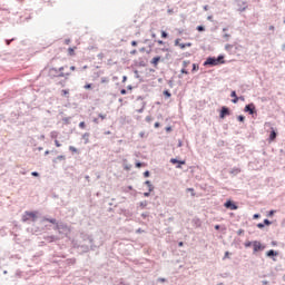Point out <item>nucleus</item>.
Masks as SVG:
<instances>
[{
	"instance_id": "4",
	"label": "nucleus",
	"mask_w": 285,
	"mask_h": 285,
	"mask_svg": "<svg viewBox=\"0 0 285 285\" xmlns=\"http://www.w3.org/2000/svg\"><path fill=\"white\" fill-rule=\"evenodd\" d=\"M39 212L32 210V212H24V215L22 216V222H37Z\"/></svg>"
},
{
	"instance_id": "49",
	"label": "nucleus",
	"mask_w": 285,
	"mask_h": 285,
	"mask_svg": "<svg viewBox=\"0 0 285 285\" xmlns=\"http://www.w3.org/2000/svg\"><path fill=\"white\" fill-rule=\"evenodd\" d=\"M142 176L148 179V177H150V170H145Z\"/></svg>"
},
{
	"instance_id": "54",
	"label": "nucleus",
	"mask_w": 285,
	"mask_h": 285,
	"mask_svg": "<svg viewBox=\"0 0 285 285\" xmlns=\"http://www.w3.org/2000/svg\"><path fill=\"white\" fill-rule=\"evenodd\" d=\"M262 218V214H254L253 215V219H261Z\"/></svg>"
},
{
	"instance_id": "50",
	"label": "nucleus",
	"mask_w": 285,
	"mask_h": 285,
	"mask_svg": "<svg viewBox=\"0 0 285 285\" xmlns=\"http://www.w3.org/2000/svg\"><path fill=\"white\" fill-rule=\"evenodd\" d=\"M261 230H264V228H266V225H264V223H258L256 225Z\"/></svg>"
},
{
	"instance_id": "10",
	"label": "nucleus",
	"mask_w": 285,
	"mask_h": 285,
	"mask_svg": "<svg viewBox=\"0 0 285 285\" xmlns=\"http://www.w3.org/2000/svg\"><path fill=\"white\" fill-rule=\"evenodd\" d=\"M224 207H225L227 210H237V208H239V206L237 205V203H235V200H233V199H227V200L224 203Z\"/></svg>"
},
{
	"instance_id": "7",
	"label": "nucleus",
	"mask_w": 285,
	"mask_h": 285,
	"mask_svg": "<svg viewBox=\"0 0 285 285\" xmlns=\"http://www.w3.org/2000/svg\"><path fill=\"white\" fill-rule=\"evenodd\" d=\"M263 250H266V245L262 244V242L259 240H254L253 255H257V253H263Z\"/></svg>"
},
{
	"instance_id": "52",
	"label": "nucleus",
	"mask_w": 285,
	"mask_h": 285,
	"mask_svg": "<svg viewBox=\"0 0 285 285\" xmlns=\"http://www.w3.org/2000/svg\"><path fill=\"white\" fill-rule=\"evenodd\" d=\"M180 73L181 75H189L188 69H186L184 67L180 69Z\"/></svg>"
},
{
	"instance_id": "44",
	"label": "nucleus",
	"mask_w": 285,
	"mask_h": 285,
	"mask_svg": "<svg viewBox=\"0 0 285 285\" xmlns=\"http://www.w3.org/2000/svg\"><path fill=\"white\" fill-rule=\"evenodd\" d=\"M79 128H80L81 130H86V121H80V122H79Z\"/></svg>"
},
{
	"instance_id": "9",
	"label": "nucleus",
	"mask_w": 285,
	"mask_h": 285,
	"mask_svg": "<svg viewBox=\"0 0 285 285\" xmlns=\"http://www.w3.org/2000/svg\"><path fill=\"white\" fill-rule=\"evenodd\" d=\"M61 76H63V72H59V69L56 67H51L48 72L49 79H59Z\"/></svg>"
},
{
	"instance_id": "59",
	"label": "nucleus",
	"mask_w": 285,
	"mask_h": 285,
	"mask_svg": "<svg viewBox=\"0 0 285 285\" xmlns=\"http://www.w3.org/2000/svg\"><path fill=\"white\" fill-rule=\"evenodd\" d=\"M141 233H146V230H144V229H141V228L136 229V234H137V235H141Z\"/></svg>"
},
{
	"instance_id": "63",
	"label": "nucleus",
	"mask_w": 285,
	"mask_h": 285,
	"mask_svg": "<svg viewBox=\"0 0 285 285\" xmlns=\"http://www.w3.org/2000/svg\"><path fill=\"white\" fill-rule=\"evenodd\" d=\"M132 168V165H125L124 170H130Z\"/></svg>"
},
{
	"instance_id": "47",
	"label": "nucleus",
	"mask_w": 285,
	"mask_h": 285,
	"mask_svg": "<svg viewBox=\"0 0 285 285\" xmlns=\"http://www.w3.org/2000/svg\"><path fill=\"white\" fill-rule=\"evenodd\" d=\"M174 46H178V48H179V46H181V39H180V38H177V39L175 40V42H174Z\"/></svg>"
},
{
	"instance_id": "48",
	"label": "nucleus",
	"mask_w": 285,
	"mask_h": 285,
	"mask_svg": "<svg viewBox=\"0 0 285 285\" xmlns=\"http://www.w3.org/2000/svg\"><path fill=\"white\" fill-rule=\"evenodd\" d=\"M225 50H226L227 52H230V51L233 50V45H226V46H225Z\"/></svg>"
},
{
	"instance_id": "21",
	"label": "nucleus",
	"mask_w": 285,
	"mask_h": 285,
	"mask_svg": "<svg viewBox=\"0 0 285 285\" xmlns=\"http://www.w3.org/2000/svg\"><path fill=\"white\" fill-rule=\"evenodd\" d=\"M134 75H135V79H138L139 80V83H144V77H141L140 75H139V70H137V69H135L134 70Z\"/></svg>"
},
{
	"instance_id": "29",
	"label": "nucleus",
	"mask_w": 285,
	"mask_h": 285,
	"mask_svg": "<svg viewBox=\"0 0 285 285\" xmlns=\"http://www.w3.org/2000/svg\"><path fill=\"white\" fill-rule=\"evenodd\" d=\"M255 245V240H247L244 243L245 248H250V246Z\"/></svg>"
},
{
	"instance_id": "64",
	"label": "nucleus",
	"mask_w": 285,
	"mask_h": 285,
	"mask_svg": "<svg viewBox=\"0 0 285 285\" xmlns=\"http://www.w3.org/2000/svg\"><path fill=\"white\" fill-rule=\"evenodd\" d=\"M237 235H238V236L244 235V229H238V230H237Z\"/></svg>"
},
{
	"instance_id": "20",
	"label": "nucleus",
	"mask_w": 285,
	"mask_h": 285,
	"mask_svg": "<svg viewBox=\"0 0 285 285\" xmlns=\"http://www.w3.org/2000/svg\"><path fill=\"white\" fill-rule=\"evenodd\" d=\"M138 66L139 68H146V66H148V59L139 58Z\"/></svg>"
},
{
	"instance_id": "8",
	"label": "nucleus",
	"mask_w": 285,
	"mask_h": 285,
	"mask_svg": "<svg viewBox=\"0 0 285 285\" xmlns=\"http://www.w3.org/2000/svg\"><path fill=\"white\" fill-rule=\"evenodd\" d=\"M233 115V111L229 109L228 106H222L219 109V119H225L227 117H230Z\"/></svg>"
},
{
	"instance_id": "42",
	"label": "nucleus",
	"mask_w": 285,
	"mask_h": 285,
	"mask_svg": "<svg viewBox=\"0 0 285 285\" xmlns=\"http://www.w3.org/2000/svg\"><path fill=\"white\" fill-rule=\"evenodd\" d=\"M69 150L70 153H75V154L79 153V149H77V147L75 146H69Z\"/></svg>"
},
{
	"instance_id": "18",
	"label": "nucleus",
	"mask_w": 285,
	"mask_h": 285,
	"mask_svg": "<svg viewBox=\"0 0 285 285\" xmlns=\"http://www.w3.org/2000/svg\"><path fill=\"white\" fill-rule=\"evenodd\" d=\"M59 161H66V155H59L52 159V164H59Z\"/></svg>"
},
{
	"instance_id": "16",
	"label": "nucleus",
	"mask_w": 285,
	"mask_h": 285,
	"mask_svg": "<svg viewBox=\"0 0 285 285\" xmlns=\"http://www.w3.org/2000/svg\"><path fill=\"white\" fill-rule=\"evenodd\" d=\"M59 237L56 235L46 236L45 240L48 242V244H52L53 242H58Z\"/></svg>"
},
{
	"instance_id": "3",
	"label": "nucleus",
	"mask_w": 285,
	"mask_h": 285,
	"mask_svg": "<svg viewBox=\"0 0 285 285\" xmlns=\"http://www.w3.org/2000/svg\"><path fill=\"white\" fill-rule=\"evenodd\" d=\"M244 112H247V115H250L253 119H256L257 117V107L255 106V102H249L245 105Z\"/></svg>"
},
{
	"instance_id": "45",
	"label": "nucleus",
	"mask_w": 285,
	"mask_h": 285,
	"mask_svg": "<svg viewBox=\"0 0 285 285\" xmlns=\"http://www.w3.org/2000/svg\"><path fill=\"white\" fill-rule=\"evenodd\" d=\"M135 166H136V168H141V166H145V164L141 163V161H139V160H137V161L135 163Z\"/></svg>"
},
{
	"instance_id": "41",
	"label": "nucleus",
	"mask_w": 285,
	"mask_h": 285,
	"mask_svg": "<svg viewBox=\"0 0 285 285\" xmlns=\"http://www.w3.org/2000/svg\"><path fill=\"white\" fill-rule=\"evenodd\" d=\"M85 90H92V83L90 82H87L85 86H83Z\"/></svg>"
},
{
	"instance_id": "6",
	"label": "nucleus",
	"mask_w": 285,
	"mask_h": 285,
	"mask_svg": "<svg viewBox=\"0 0 285 285\" xmlns=\"http://www.w3.org/2000/svg\"><path fill=\"white\" fill-rule=\"evenodd\" d=\"M264 127L271 129L269 136H268V141H269V144L273 142V141H275V139H277V135H278L277 129H275V127H273V126L271 125V122H265V124H264Z\"/></svg>"
},
{
	"instance_id": "55",
	"label": "nucleus",
	"mask_w": 285,
	"mask_h": 285,
	"mask_svg": "<svg viewBox=\"0 0 285 285\" xmlns=\"http://www.w3.org/2000/svg\"><path fill=\"white\" fill-rule=\"evenodd\" d=\"M142 195L144 197H150V195H153V191L148 190V191H145Z\"/></svg>"
},
{
	"instance_id": "28",
	"label": "nucleus",
	"mask_w": 285,
	"mask_h": 285,
	"mask_svg": "<svg viewBox=\"0 0 285 285\" xmlns=\"http://www.w3.org/2000/svg\"><path fill=\"white\" fill-rule=\"evenodd\" d=\"M144 110H146V101L141 102V108L137 109L136 112H138L139 115H141L144 112Z\"/></svg>"
},
{
	"instance_id": "11",
	"label": "nucleus",
	"mask_w": 285,
	"mask_h": 285,
	"mask_svg": "<svg viewBox=\"0 0 285 285\" xmlns=\"http://www.w3.org/2000/svg\"><path fill=\"white\" fill-rule=\"evenodd\" d=\"M169 164L176 166V168L181 169L183 166H186V160H180L179 158H170Z\"/></svg>"
},
{
	"instance_id": "15",
	"label": "nucleus",
	"mask_w": 285,
	"mask_h": 285,
	"mask_svg": "<svg viewBox=\"0 0 285 285\" xmlns=\"http://www.w3.org/2000/svg\"><path fill=\"white\" fill-rule=\"evenodd\" d=\"M230 97H232V104H239V96H237V91L232 90Z\"/></svg>"
},
{
	"instance_id": "32",
	"label": "nucleus",
	"mask_w": 285,
	"mask_h": 285,
	"mask_svg": "<svg viewBox=\"0 0 285 285\" xmlns=\"http://www.w3.org/2000/svg\"><path fill=\"white\" fill-rule=\"evenodd\" d=\"M66 81H68V80H66V78H63L62 80H59L56 83H57V86H61V88H66Z\"/></svg>"
},
{
	"instance_id": "19",
	"label": "nucleus",
	"mask_w": 285,
	"mask_h": 285,
	"mask_svg": "<svg viewBox=\"0 0 285 285\" xmlns=\"http://www.w3.org/2000/svg\"><path fill=\"white\" fill-rule=\"evenodd\" d=\"M144 184L148 187L149 193H155V185L150 180H146Z\"/></svg>"
},
{
	"instance_id": "33",
	"label": "nucleus",
	"mask_w": 285,
	"mask_h": 285,
	"mask_svg": "<svg viewBox=\"0 0 285 285\" xmlns=\"http://www.w3.org/2000/svg\"><path fill=\"white\" fill-rule=\"evenodd\" d=\"M68 95H70V89H62L61 90V96L62 97H67L68 98L69 97Z\"/></svg>"
},
{
	"instance_id": "1",
	"label": "nucleus",
	"mask_w": 285,
	"mask_h": 285,
	"mask_svg": "<svg viewBox=\"0 0 285 285\" xmlns=\"http://www.w3.org/2000/svg\"><path fill=\"white\" fill-rule=\"evenodd\" d=\"M41 222H48L49 224L53 225V230H57L59 235H65V237H68L70 235V226L68 224L57 220V218H50L48 216H43Z\"/></svg>"
},
{
	"instance_id": "51",
	"label": "nucleus",
	"mask_w": 285,
	"mask_h": 285,
	"mask_svg": "<svg viewBox=\"0 0 285 285\" xmlns=\"http://www.w3.org/2000/svg\"><path fill=\"white\" fill-rule=\"evenodd\" d=\"M142 219H146L147 217H150V213L149 212H145L141 214Z\"/></svg>"
},
{
	"instance_id": "12",
	"label": "nucleus",
	"mask_w": 285,
	"mask_h": 285,
	"mask_svg": "<svg viewBox=\"0 0 285 285\" xmlns=\"http://www.w3.org/2000/svg\"><path fill=\"white\" fill-rule=\"evenodd\" d=\"M266 257H268L269 259H273V262H277V256L279 255V252L275 250V249H269L266 252Z\"/></svg>"
},
{
	"instance_id": "35",
	"label": "nucleus",
	"mask_w": 285,
	"mask_h": 285,
	"mask_svg": "<svg viewBox=\"0 0 285 285\" xmlns=\"http://www.w3.org/2000/svg\"><path fill=\"white\" fill-rule=\"evenodd\" d=\"M197 70H199V65L198 63H193L191 72H197Z\"/></svg>"
},
{
	"instance_id": "26",
	"label": "nucleus",
	"mask_w": 285,
	"mask_h": 285,
	"mask_svg": "<svg viewBox=\"0 0 285 285\" xmlns=\"http://www.w3.org/2000/svg\"><path fill=\"white\" fill-rule=\"evenodd\" d=\"M139 208H141V210H145V208L148 206V200H142L140 203H138Z\"/></svg>"
},
{
	"instance_id": "60",
	"label": "nucleus",
	"mask_w": 285,
	"mask_h": 285,
	"mask_svg": "<svg viewBox=\"0 0 285 285\" xmlns=\"http://www.w3.org/2000/svg\"><path fill=\"white\" fill-rule=\"evenodd\" d=\"M101 83H108V78L107 77H102L100 80Z\"/></svg>"
},
{
	"instance_id": "57",
	"label": "nucleus",
	"mask_w": 285,
	"mask_h": 285,
	"mask_svg": "<svg viewBox=\"0 0 285 285\" xmlns=\"http://www.w3.org/2000/svg\"><path fill=\"white\" fill-rule=\"evenodd\" d=\"M22 273H23V272H21V269H17V272H16V277H21Z\"/></svg>"
},
{
	"instance_id": "61",
	"label": "nucleus",
	"mask_w": 285,
	"mask_h": 285,
	"mask_svg": "<svg viewBox=\"0 0 285 285\" xmlns=\"http://www.w3.org/2000/svg\"><path fill=\"white\" fill-rule=\"evenodd\" d=\"M190 63V61H183V68H188V65Z\"/></svg>"
},
{
	"instance_id": "39",
	"label": "nucleus",
	"mask_w": 285,
	"mask_h": 285,
	"mask_svg": "<svg viewBox=\"0 0 285 285\" xmlns=\"http://www.w3.org/2000/svg\"><path fill=\"white\" fill-rule=\"evenodd\" d=\"M155 46V43H150V45H148V50H145V52L147 53V55H150V52H153V47Z\"/></svg>"
},
{
	"instance_id": "34",
	"label": "nucleus",
	"mask_w": 285,
	"mask_h": 285,
	"mask_svg": "<svg viewBox=\"0 0 285 285\" xmlns=\"http://www.w3.org/2000/svg\"><path fill=\"white\" fill-rule=\"evenodd\" d=\"M237 121H239V124H244V121H246V116L244 115L237 116Z\"/></svg>"
},
{
	"instance_id": "13",
	"label": "nucleus",
	"mask_w": 285,
	"mask_h": 285,
	"mask_svg": "<svg viewBox=\"0 0 285 285\" xmlns=\"http://www.w3.org/2000/svg\"><path fill=\"white\" fill-rule=\"evenodd\" d=\"M159 61H165V58L161 56H156L150 60V63L154 66V68H157L159 66Z\"/></svg>"
},
{
	"instance_id": "58",
	"label": "nucleus",
	"mask_w": 285,
	"mask_h": 285,
	"mask_svg": "<svg viewBox=\"0 0 285 285\" xmlns=\"http://www.w3.org/2000/svg\"><path fill=\"white\" fill-rule=\"evenodd\" d=\"M66 68H68V66H62L58 68V72H63V70H66Z\"/></svg>"
},
{
	"instance_id": "23",
	"label": "nucleus",
	"mask_w": 285,
	"mask_h": 285,
	"mask_svg": "<svg viewBox=\"0 0 285 285\" xmlns=\"http://www.w3.org/2000/svg\"><path fill=\"white\" fill-rule=\"evenodd\" d=\"M180 50H186V48H193V42H185L179 45Z\"/></svg>"
},
{
	"instance_id": "27",
	"label": "nucleus",
	"mask_w": 285,
	"mask_h": 285,
	"mask_svg": "<svg viewBox=\"0 0 285 285\" xmlns=\"http://www.w3.org/2000/svg\"><path fill=\"white\" fill-rule=\"evenodd\" d=\"M75 50H77V47H69V48H68V55H69V57H75Z\"/></svg>"
},
{
	"instance_id": "53",
	"label": "nucleus",
	"mask_w": 285,
	"mask_h": 285,
	"mask_svg": "<svg viewBox=\"0 0 285 285\" xmlns=\"http://www.w3.org/2000/svg\"><path fill=\"white\" fill-rule=\"evenodd\" d=\"M165 131H166L167 134L173 132V127H171V126H167V127L165 128Z\"/></svg>"
},
{
	"instance_id": "38",
	"label": "nucleus",
	"mask_w": 285,
	"mask_h": 285,
	"mask_svg": "<svg viewBox=\"0 0 285 285\" xmlns=\"http://www.w3.org/2000/svg\"><path fill=\"white\" fill-rule=\"evenodd\" d=\"M12 41H17V38L6 39L4 43H6V46H10V43H12Z\"/></svg>"
},
{
	"instance_id": "46",
	"label": "nucleus",
	"mask_w": 285,
	"mask_h": 285,
	"mask_svg": "<svg viewBox=\"0 0 285 285\" xmlns=\"http://www.w3.org/2000/svg\"><path fill=\"white\" fill-rule=\"evenodd\" d=\"M50 137H51V139H57L58 132L57 131H51Z\"/></svg>"
},
{
	"instance_id": "40",
	"label": "nucleus",
	"mask_w": 285,
	"mask_h": 285,
	"mask_svg": "<svg viewBox=\"0 0 285 285\" xmlns=\"http://www.w3.org/2000/svg\"><path fill=\"white\" fill-rule=\"evenodd\" d=\"M161 39H168L169 35L167 31L161 30Z\"/></svg>"
},
{
	"instance_id": "30",
	"label": "nucleus",
	"mask_w": 285,
	"mask_h": 285,
	"mask_svg": "<svg viewBox=\"0 0 285 285\" xmlns=\"http://www.w3.org/2000/svg\"><path fill=\"white\" fill-rule=\"evenodd\" d=\"M122 215L124 217H132L134 213L130 209H126Z\"/></svg>"
},
{
	"instance_id": "25",
	"label": "nucleus",
	"mask_w": 285,
	"mask_h": 285,
	"mask_svg": "<svg viewBox=\"0 0 285 285\" xmlns=\"http://www.w3.org/2000/svg\"><path fill=\"white\" fill-rule=\"evenodd\" d=\"M82 139H85V144H90V132H85Z\"/></svg>"
},
{
	"instance_id": "56",
	"label": "nucleus",
	"mask_w": 285,
	"mask_h": 285,
	"mask_svg": "<svg viewBox=\"0 0 285 285\" xmlns=\"http://www.w3.org/2000/svg\"><path fill=\"white\" fill-rule=\"evenodd\" d=\"M155 43H157L158 46H164V40H154Z\"/></svg>"
},
{
	"instance_id": "2",
	"label": "nucleus",
	"mask_w": 285,
	"mask_h": 285,
	"mask_svg": "<svg viewBox=\"0 0 285 285\" xmlns=\"http://www.w3.org/2000/svg\"><path fill=\"white\" fill-rule=\"evenodd\" d=\"M82 239L83 242H88V244L83 243L78 245L81 253H90V250H96L99 248V245L95 244V238H92V235L83 234Z\"/></svg>"
},
{
	"instance_id": "22",
	"label": "nucleus",
	"mask_w": 285,
	"mask_h": 285,
	"mask_svg": "<svg viewBox=\"0 0 285 285\" xmlns=\"http://www.w3.org/2000/svg\"><path fill=\"white\" fill-rule=\"evenodd\" d=\"M229 173H230V175L237 176V175H239V173H242V169L239 167H233L229 170Z\"/></svg>"
},
{
	"instance_id": "36",
	"label": "nucleus",
	"mask_w": 285,
	"mask_h": 285,
	"mask_svg": "<svg viewBox=\"0 0 285 285\" xmlns=\"http://www.w3.org/2000/svg\"><path fill=\"white\" fill-rule=\"evenodd\" d=\"M263 224H264L265 226H272V225H273V222H272L271 219H268V218H265V219L263 220Z\"/></svg>"
},
{
	"instance_id": "14",
	"label": "nucleus",
	"mask_w": 285,
	"mask_h": 285,
	"mask_svg": "<svg viewBox=\"0 0 285 285\" xmlns=\"http://www.w3.org/2000/svg\"><path fill=\"white\" fill-rule=\"evenodd\" d=\"M238 6V12H246L248 10V2L242 1L237 3Z\"/></svg>"
},
{
	"instance_id": "62",
	"label": "nucleus",
	"mask_w": 285,
	"mask_h": 285,
	"mask_svg": "<svg viewBox=\"0 0 285 285\" xmlns=\"http://www.w3.org/2000/svg\"><path fill=\"white\" fill-rule=\"evenodd\" d=\"M40 175H39V171H32L31 173V177H39Z\"/></svg>"
},
{
	"instance_id": "31",
	"label": "nucleus",
	"mask_w": 285,
	"mask_h": 285,
	"mask_svg": "<svg viewBox=\"0 0 285 285\" xmlns=\"http://www.w3.org/2000/svg\"><path fill=\"white\" fill-rule=\"evenodd\" d=\"M197 32H206V27L204 24L196 27Z\"/></svg>"
},
{
	"instance_id": "24",
	"label": "nucleus",
	"mask_w": 285,
	"mask_h": 285,
	"mask_svg": "<svg viewBox=\"0 0 285 285\" xmlns=\"http://www.w3.org/2000/svg\"><path fill=\"white\" fill-rule=\"evenodd\" d=\"M163 95H164L165 99H170L173 97V94L168 89H165L163 91Z\"/></svg>"
},
{
	"instance_id": "37",
	"label": "nucleus",
	"mask_w": 285,
	"mask_h": 285,
	"mask_svg": "<svg viewBox=\"0 0 285 285\" xmlns=\"http://www.w3.org/2000/svg\"><path fill=\"white\" fill-rule=\"evenodd\" d=\"M276 213L277 210L271 209L269 212H267V217H274Z\"/></svg>"
},
{
	"instance_id": "5",
	"label": "nucleus",
	"mask_w": 285,
	"mask_h": 285,
	"mask_svg": "<svg viewBox=\"0 0 285 285\" xmlns=\"http://www.w3.org/2000/svg\"><path fill=\"white\" fill-rule=\"evenodd\" d=\"M203 66H205V68H215L219 66V61L217 60V57L208 56L206 60L203 62Z\"/></svg>"
},
{
	"instance_id": "17",
	"label": "nucleus",
	"mask_w": 285,
	"mask_h": 285,
	"mask_svg": "<svg viewBox=\"0 0 285 285\" xmlns=\"http://www.w3.org/2000/svg\"><path fill=\"white\" fill-rule=\"evenodd\" d=\"M226 56L224 53L218 55V57H216V61H218L219 66H224V63H226Z\"/></svg>"
},
{
	"instance_id": "43",
	"label": "nucleus",
	"mask_w": 285,
	"mask_h": 285,
	"mask_svg": "<svg viewBox=\"0 0 285 285\" xmlns=\"http://www.w3.org/2000/svg\"><path fill=\"white\" fill-rule=\"evenodd\" d=\"M70 75H72L70 71H67V72H62V76L60 77H63L66 80H68V77H70Z\"/></svg>"
}]
</instances>
